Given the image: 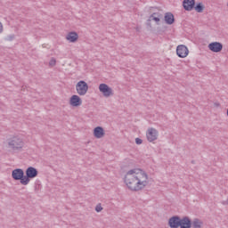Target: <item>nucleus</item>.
<instances>
[{
    "label": "nucleus",
    "instance_id": "nucleus-16",
    "mask_svg": "<svg viewBox=\"0 0 228 228\" xmlns=\"http://www.w3.org/2000/svg\"><path fill=\"white\" fill-rule=\"evenodd\" d=\"M165 20L167 22V24H172L173 22H175V18H174V14H172V12H167L165 14Z\"/></svg>",
    "mask_w": 228,
    "mask_h": 228
},
{
    "label": "nucleus",
    "instance_id": "nucleus-9",
    "mask_svg": "<svg viewBox=\"0 0 228 228\" xmlns=\"http://www.w3.org/2000/svg\"><path fill=\"white\" fill-rule=\"evenodd\" d=\"M12 176L14 181H20V184H22V179H24V170L18 168L14 169L12 172Z\"/></svg>",
    "mask_w": 228,
    "mask_h": 228
},
{
    "label": "nucleus",
    "instance_id": "nucleus-5",
    "mask_svg": "<svg viewBox=\"0 0 228 228\" xmlns=\"http://www.w3.org/2000/svg\"><path fill=\"white\" fill-rule=\"evenodd\" d=\"M99 91L102 94L103 97H111L113 95V89L106 84H100Z\"/></svg>",
    "mask_w": 228,
    "mask_h": 228
},
{
    "label": "nucleus",
    "instance_id": "nucleus-2",
    "mask_svg": "<svg viewBox=\"0 0 228 228\" xmlns=\"http://www.w3.org/2000/svg\"><path fill=\"white\" fill-rule=\"evenodd\" d=\"M7 145L12 151H20L24 149L26 144L24 142V137L21 134H15L7 139Z\"/></svg>",
    "mask_w": 228,
    "mask_h": 228
},
{
    "label": "nucleus",
    "instance_id": "nucleus-10",
    "mask_svg": "<svg viewBox=\"0 0 228 228\" xmlns=\"http://www.w3.org/2000/svg\"><path fill=\"white\" fill-rule=\"evenodd\" d=\"M147 140L150 142H155L158 140V130L154 128H149L146 133Z\"/></svg>",
    "mask_w": 228,
    "mask_h": 228
},
{
    "label": "nucleus",
    "instance_id": "nucleus-23",
    "mask_svg": "<svg viewBox=\"0 0 228 228\" xmlns=\"http://www.w3.org/2000/svg\"><path fill=\"white\" fill-rule=\"evenodd\" d=\"M3 31H4L3 23L0 21V34L3 33Z\"/></svg>",
    "mask_w": 228,
    "mask_h": 228
},
{
    "label": "nucleus",
    "instance_id": "nucleus-15",
    "mask_svg": "<svg viewBox=\"0 0 228 228\" xmlns=\"http://www.w3.org/2000/svg\"><path fill=\"white\" fill-rule=\"evenodd\" d=\"M181 228H191V220L188 217H183L180 221Z\"/></svg>",
    "mask_w": 228,
    "mask_h": 228
},
{
    "label": "nucleus",
    "instance_id": "nucleus-19",
    "mask_svg": "<svg viewBox=\"0 0 228 228\" xmlns=\"http://www.w3.org/2000/svg\"><path fill=\"white\" fill-rule=\"evenodd\" d=\"M49 65L50 67H54L56 65V59H51Z\"/></svg>",
    "mask_w": 228,
    "mask_h": 228
},
{
    "label": "nucleus",
    "instance_id": "nucleus-8",
    "mask_svg": "<svg viewBox=\"0 0 228 228\" xmlns=\"http://www.w3.org/2000/svg\"><path fill=\"white\" fill-rule=\"evenodd\" d=\"M208 49L211 53H222L224 49V45L220 42H212L208 44Z\"/></svg>",
    "mask_w": 228,
    "mask_h": 228
},
{
    "label": "nucleus",
    "instance_id": "nucleus-7",
    "mask_svg": "<svg viewBox=\"0 0 228 228\" xmlns=\"http://www.w3.org/2000/svg\"><path fill=\"white\" fill-rule=\"evenodd\" d=\"M176 54L179 58H186L190 54V50L184 45H180L176 47Z\"/></svg>",
    "mask_w": 228,
    "mask_h": 228
},
{
    "label": "nucleus",
    "instance_id": "nucleus-13",
    "mask_svg": "<svg viewBox=\"0 0 228 228\" xmlns=\"http://www.w3.org/2000/svg\"><path fill=\"white\" fill-rule=\"evenodd\" d=\"M104 128L101 126H97L94 129V138H103L104 137Z\"/></svg>",
    "mask_w": 228,
    "mask_h": 228
},
{
    "label": "nucleus",
    "instance_id": "nucleus-4",
    "mask_svg": "<svg viewBox=\"0 0 228 228\" xmlns=\"http://www.w3.org/2000/svg\"><path fill=\"white\" fill-rule=\"evenodd\" d=\"M76 92L80 96L88 94V84L85 80L78 81L76 85Z\"/></svg>",
    "mask_w": 228,
    "mask_h": 228
},
{
    "label": "nucleus",
    "instance_id": "nucleus-14",
    "mask_svg": "<svg viewBox=\"0 0 228 228\" xmlns=\"http://www.w3.org/2000/svg\"><path fill=\"white\" fill-rule=\"evenodd\" d=\"M169 225L172 228H177L181 225V219L177 216L171 217L169 219Z\"/></svg>",
    "mask_w": 228,
    "mask_h": 228
},
{
    "label": "nucleus",
    "instance_id": "nucleus-6",
    "mask_svg": "<svg viewBox=\"0 0 228 228\" xmlns=\"http://www.w3.org/2000/svg\"><path fill=\"white\" fill-rule=\"evenodd\" d=\"M69 106H71V108H79V106H83V100L79 95L73 94L69 98Z\"/></svg>",
    "mask_w": 228,
    "mask_h": 228
},
{
    "label": "nucleus",
    "instance_id": "nucleus-3",
    "mask_svg": "<svg viewBox=\"0 0 228 228\" xmlns=\"http://www.w3.org/2000/svg\"><path fill=\"white\" fill-rule=\"evenodd\" d=\"M37 175H38V171L37 170V168L33 167H29L28 168H27L26 176H24V178L21 181L22 185L28 186V184H29L30 179H35Z\"/></svg>",
    "mask_w": 228,
    "mask_h": 228
},
{
    "label": "nucleus",
    "instance_id": "nucleus-12",
    "mask_svg": "<svg viewBox=\"0 0 228 228\" xmlns=\"http://www.w3.org/2000/svg\"><path fill=\"white\" fill-rule=\"evenodd\" d=\"M78 38L79 36L76 32H69L66 36V40H68V42H70L71 44H74V42H77Z\"/></svg>",
    "mask_w": 228,
    "mask_h": 228
},
{
    "label": "nucleus",
    "instance_id": "nucleus-11",
    "mask_svg": "<svg viewBox=\"0 0 228 228\" xmlns=\"http://www.w3.org/2000/svg\"><path fill=\"white\" fill-rule=\"evenodd\" d=\"M183 6L186 12H191L195 8V0H183Z\"/></svg>",
    "mask_w": 228,
    "mask_h": 228
},
{
    "label": "nucleus",
    "instance_id": "nucleus-1",
    "mask_svg": "<svg viewBox=\"0 0 228 228\" xmlns=\"http://www.w3.org/2000/svg\"><path fill=\"white\" fill-rule=\"evenodd\" d=\"M123 182L129 191H142L151 184V177L145 170L133 168L126 172Z\"/></svg>",
    "mask_w": 228,
    "mask_h": 228
},
{
    "label": "nucleus",
    "instance_id": "nucleus-21",
    "mask_svg": "<svg viewBox=\"0 0 228 228\" xmlns=\"http://www.w3.org/2000/svg\"><path fill=\"white\" fill-rule=\"evenodd\" d=\"M135 143H136L137 145H142V139L136 138V139H135Z\"/></svg>",
    "mask_w": 228,
    "mask_h": 228
},
{
    "label": "nucleus",
    "instance_id": "nucleus-20",
    "mask_svg": "<svg viewBox=\"0 0 228 228\" xmlns=\"http://www.w3.org/2000/svg\"><path fill=\"white\" fill-rule=\"evenodd\" d=\"M95 211H97V213H101V211H102V207L101 206V204L96 206Z\"/></svg>",
    "mask_w": 228,
    "mask_h": 228
},
{
    "label": "nucleus",
    "instance_id": "nucleus-17",
    "mask_svg": "<svg viewBox=\"0 0 228 228\" xmlns=\"http://www.w3.org/2000/svg\"><path fill=\"white\" fill-rule=\"evenodd\" d=\"M204 4L202 3H199L196 4V6H194V10L198 12V13H202L204 12Z\"/></svg>",
    "mask_w": 228,
    "mask_h": 228
},
{
    "label": "nucleus",
    "instance_id": "nucleus-22",
    "mask_svg": "<svg viewBox=\"0 0 228 228\" xmlns=\"http://www.w3.org/2000/svg\"><path fill=\"white\" fill-rule=\"evenodd\" d=\"M152 20H155V22H159V18L152 16Z\"/></svg>",
    "mask_w": 228,
    "mask_h": 228
},
{
    "label": "nucleus",
    "instance_id": "nucleus-18",
    "mask_svg": "<svg viewBox=\"0 0 228 228\" xmlns=\"http://www.w3.org/2000/svg\"><path fill=\"white\" fill-rule=\"evenodd\" d=\"M193 228H201L202 227V222L199 219H195L191 224Z\"/></svg>",
    "mask_w": 228,
    "mask_h": 228
}]
</instances>
